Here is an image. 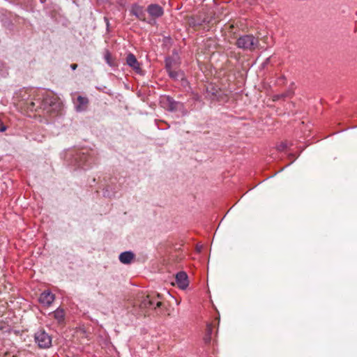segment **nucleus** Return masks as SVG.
Wrapping results in <instances>:
<instances>
[{
    "mask_svg": "<svg viewBox=\"0 0 357 357\" xmlns=\"http://www.w3.org/2000/svg\"><path fill=\"white\" fill-rule=\"evenodd\" d=\"M167 73H168L169 77L175 80H178L179 79H183V75L180 71H176L172 69V70H169V71H167Z\"/></svg>",
    "mask_w": 357,
    "mask_h": 357,
    "instance_id": "2eb2a0df",
    "label": "nucleus"
},
{
    "mask_svg": "<svg viewBox=\"0 0 357 357\" xmlns=\"http://www.w3.org/2000/svg\"><path fill=\"white\" fill-rule=\"evenodd\" d=\"M135 258V255L131 251L123 252L120 254L119 261L124 264H129Z\"/></svg>",
    "mask_w": 357,
    "mask_h": 357,
    "instance_id": "ddd939ff",
    "label": "nucleus"
},
{
    "mask_svg": "<svg viewBox=\"0 0 357 357\" xmlns=\"http://www.w3.org/2000/svg\"><path fill=\"white\" fill-rule=\"evenodd\" d=\"M34 339L40 349H48L52 346V337L44 330L38 331L34 335Z\"/></svg>",
    "mask_w": 357,
    "mask_h": 357,
    "instance_id": "20e7f679",
    "label": "nucleus"
},
{
    "mask_svg": "<svg viewBox=\"0 0 357 357\" xmlns=\"http://www.w3.org/2000/svg\"><path fill=\"white\" fill-rule=\"evenodd\" d=\"M104 58H105V60L106 63L109 66H114V62L112 61V56H111V54H110V52L109 51H106L105 52Z\"/></svg>",
    "mask_w": 357,
    "mask_h": 357,
    "instance_id": "dca6fc26",
    "label": "nucleus"
},
{
    "mask_svg": "<svg viewBox=\"0 0 357 357\" xmlns=\"http://www.w3.org/2000/svg\"><path fill=\"white\" fill-rule=\"evenodd\" d=\"M204 340L205 343L208 344L211 342V337L206 335Z\"/></svg>",
    "mask_w": 357,
    "mask_h": 357,
    "instance_id": "6ab92c4d",
    "label": "nucleus"
},
{
    "mask_svg": "<svg viewBox=\"0 0 357 357\" xmlns=\"http://www.w3.org/2000/svg\"><path fill=\"white\" fill-rule=\"evenodd\" d=\"M130 13L140 20H145V13L143 7L135 3L131 7Z\"/></svg>",
    "mask_w": 357,
    "mask_h": 357,
    "instance_id": "f8f14e48",
    "label": "nucleus"
},
{
    "mask_svg": "<svg viewBox=\"0 0 357 357\" xmlns=\"http://www.w3.org/2000/svg\"><path fill=\"white\" fill-rule=\"evenodd\" d=\"M61 107V102L52 96H46L43 100L37 99L28 102L27 109L31 111H36L38 108L46 110L47 112H58Z\"/></svg>",
    "mask_w": 357,
    "mask_h": 357,
    "instance_id": "f257e3e1",
    "label": "nucleus"
},
{
    "mask_svg": "<svg viewBox=\"0 0 357 357\" xmlns=\"http://www.w3.org/2000/svg\"><path fill=\"white\" fill-rule=\"evenodd\" d=\"M53 316L58 322H62L64 320V310L61 308H57L54 312Z\"/></svg>",
    "mask_w": 357,
    "mask_h": 357,
    "instance_id": "4468645a",
    "label": "nucleus"
},
{
    "mask_svg": "<svg viewBox=\"0 0 357 357\" xmlns=\"http://www.w3.org/2000/svg\"><path fill=\"white\" fill-rule=\"evenodd\" d=\"M126 63L136 73H139L141 72L140 64L133 54L130 53L128 54L126 57Z\"/></svg>",
    "mask_w": 357,
    "mask_h": 357,
    "instance_id": "9d476101",
    "label": "nucleus"
},
{
    "mask_svg": "<svg viewBox=\"0 0 357 357\" xmlns=\"http://www.w3.org/2000/svg\"><path fill=\"white\" fill-rule=\"evenodd\" d=\"M162 302L150 295L146 296L141 303L142 307L156 308L160 307Z\"/></svg>",
    "mask_w": 357,
    "mask_h": 357,
    "instance_id": "423d86ee",
    "label": "nucleus"
},
{
    "mask_svg": "<svg viewBox=\"0 0 357 357\" xmlns=\"http://www.w3.org/2000/svg\"><path fill=\"white\" fill-rule=\"evenodd\" d=\"M7 129L6 126L5 125H3V123L1 124V127H0V132H3L4 131H6Z\"/></svg>",
    "mask_w": 357,
    "mask_h": 357,
    "instance_id": "aec40b11",
    "label": "nucleus"
},
{
    "mask_svg": "<svg viewBox=\"0 0 357 357\" xmlns=\"http://www.w3.org/2000/svg\"><path fill=\"white\" fill-rule=\"evenodd\" d=\"M166 107L171 112L181 111L183 115L187 114V111L184 108L182 102L175 101L172 98L169 96L166 98Z\"/></svg>",
    "mask_w": 357,
    "mask_h": 357,
    "instance_id": "39448f33",
    "label": "nucleus"
},
{
    "mask_svg": "<svg viewBox=\"0 0 357 357\" xmlns=\"http://www.w3.org/2000/svg\"><path fill=\"white\" fill-rule=\"evenodd\" d=\"M258 44V39L252 35L241 36L236 41L237 47L244 50H253L257 47Z\"/></svg>",
    "mask_w": 357,
    "mask_h": 357,
    "instance_id": "7ed1b4c3",
    "label": "nucleus"
},
{
    "mask_svg": "<svg viewBox=\"0 0 357 357\" xmlns=\"http://www.w3.org/2000/svg\"><path fill=\"white\" fill-rule=\"evenodd\" d=\"M212 331H213L212 325L208 324L207 328H206V335L211 337Z\"/></svg>",
    "mask_w": 357,
    "mask_h": 357,
    "instance_id": "a211bd4d",
    "label": "nucleus"
},
{
    "mask_svg": "<svg viewBox=\"0 0 357 357\" xmlns=\"http://www.w3.org/2000/svg\"><path fill=\"white\" fill-rule=\"evenodd\" d=\"M55 299L54 295L48 290L44 291L41 293L39 297V302L45 306L50 305Z\"/></svg>",
    "mask_w": 357,
    "mask_h": 357,
    "instance_id": "0eeeda50",
    "label": "nucleus"
},
{
    "mask_svg": "<svg viewBox=\"0 0 357 357\" xmlns=\"http://www.w3.org/2000/svg\"><path fill=\"white\" fill-rule=\"evenodd\" d=\"M75 103V110L78 112L85 111L89 104V100L86 97L79 96Z\"/></svg>",
    "mask_w": 357,
    "mask_h": 357,
    "instance_id": "9b49d317",
    "label": "nucleus"
},
{
    "mask_svg": "<svg viewBox=\"0 0 357 357\" xmlns=\"http://www.w3.org/2000/svg\"><path fill=\"white\" fill-rule=\"evenodd\" d=\"M147 12L153 18H158L164 13L163 8L158 4H150L147 7Z\"/></svg>",
    "mask_w": 357,
    "mask_h": 357,
    "instance_id": "1a4fd4ad",
    "label": "nucleus"
},
{
    "mask_svg": "<svg viewBox=\"0 0 357 357\" xmlns=\"http://www.w3.org/2000/svg\"><path fill=\"white\" fill-rule=\"evenodd\" d=\"M3 66V63L0 62V67Z\"/></svg>",
    "mask_w": 357,
    "mask_h": 357,
    "instance_id": "b1692460",
    "label": "nucleus"
},
{
    "mask_svg": "<svg viewBox=\"0 0 357 357\" xmlns=\"http://www.w3.org/2000/svg\"><path fill=\"white\" fill-rule=\"evenodd\" d=\"M165 67L167 71H169V70H172V65H173V61L171 59H167L165 61Z\"/></svg>",
    "mask_w": 357,
    "mask_h": 357,
    "instance_id": "f3484780",
    "label": "nucleus"
},
{
    "mask_svg": "<svg viewBox=\"0 0 357 357\" xmlns=\"http://www.w3.org/2000/svg\"><path fill=\"white\" fill-rule=\"evenodd\" d=\"M104 21L106 24V26H107V29H109V20L107 17H104Z\"/></svg>",
    "mask_w": 357,
    "mask_h": 357,
    "instance_id": "412c9836",
    "label": "nucleus"
},
{
    "mask_svg": "<svg viewBox=\"0 0 357 357\" xmlns=\"http://www.w3.org/2000/svg\"><path fill=\"white\" fill-rule=\"evenodd\" d=\"M70 67H71V68H72L73 70H75V69L77 68V64H72V65L70 66Z\"/></svg>",
    "mask_w": 357,
    "mask_h": 357,
    "instance_id": "5701e85b",
    "label": "nucleus"
},
{
    "mask_svg": "<svg viewBox=\"0 0 357 357\" xmlns=\"http://www.w3.org/2000/svg\"><path fill=\"white\" fill-rule=\"evenodd\" d=\"M176 282L180 289H186L189 284L187 274L183 271L178 272L176 275Z\"/></svg>",
    "mask_w": 357,
    "mask_h": 357,
    "instance_id": "6e6552de",
    "label": "nucleus"
},
{
    "mask_svg": "<svg viewBox=\"0 0 357 357\" xmlns=\"http://www.w3.org/2000/svg\"><path fill=\"white\" fill-rule=\"evenodd\" d=\"M93 152L80 151L72 155L71 163L79 168L86 169L92 167L96 162Z\"/></svg>",
    "mask_w": 357,
    "mask_h": 357,
    "instance_id": "f03ea898",
    "label": "nucleus"
},
{
    "mask_svg": "<svg viewBox=\"0 0 357 357\" xmlns=\"http://www.w3.org/2000/svg\"><path fill=\"white\" fill-rule=\"evenodd\" d=\"M286 146H287V145H286V144H280V145L278 146V149H279L280 151H282V150H284V149L286 148Z\"/></svg>",
    "mask_w": 357,
    "mask_h": 357,
    "instance_id": "4be33fe9",
    "label": "nucleus"
}]
</instances>
